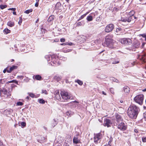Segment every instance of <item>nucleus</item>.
I'll return each mask as SVG.
<instances>
[{
    "instance_id": "f257e3e1",
    "label": "nucleus",
    "mask_w": 146,
    "mask_h": 146,
    "mask_svg": "<svg viewBox=\"0 0 146 146\" xmlns=\"http://www.w3.org/2000/svg\"><path fill=\"white\" fill-rule=\"evenodd\" d=\"M140 109L138 107L134 104L131 105L127 110L128 115L130 118L135 119Z\"/></svg>"
},
{
    "instance_id": "f03ea898",
    "label": "nucleus",
    "mask_w": 146,
    "mask_h": 146,
    "mask_svg": "<svg viewBox=\"0 0 146 146\" xmlns=\"http://www.w3.org/2000/svg\"><path fill=\"white\" fill-rule=\"evenodd\" d=\"M143 99L144 96L143 94L137 95L134 98V100L135 102L140 105L143 104Z\"/></svg>"
},
{
    "instance_id": "7ed1b4c3",
    "label": "nucleus",
    "mask_w": 146,
    "mask_h": 146,
    "mask_svg": "<svg viewBox=\"0 0 146 146\" xmlns=\"http://www.w3.org/2000/svg\"><path fill=\"white\" fill-rule=\"evenodd\" d=\"M105 41L107 46L110 48H112L113 47V44L115 43V41L111 38H106Z\"/></svg>"
},
{
    "instance_id": "20e7f679",
    "label": "nucleus",
    "mask_w": 146,
    "mask_h": 146,
    "mask_svg": "<svg viewBox=\"0 0 146 146\" xmlns=\"http://www.w3.org/2000/svg\"><path fill=\"white\" fill-rule=\"evenodd\" d=\"M60 94L63 100H67L71 99L70 94L67 92L62 91Z\"/></svg>"
},
{
    "instance_id": "39448f33",
    "label": "nucleus",
    "mask_w": 146,
    "mask_h": 146,
    "mask_svg": "<svg viewBox=\"0 0 146 146\" xmlns=\"http://www.w3.org/2000/svg\"><path fill=\"white\" fill-rule=\"evenodd\" d=\"M45 58L47 59L48 61L50 60L51 59V62L52 63H53L54 64H55L56 65L57 62L55 61L56 59L54 58V56H50V55H46L45 56Z\"/></svg>"
},
{
    "instance_id": "423d86ee",
    "label": "nucleus",
    "mask_w": 146,
    "mask_h": 146,
    "mask_svg": "<svg viewBox=\"0 0 146 146\" xmlns=\"http://www.w3.org/2000/svg\"><path fill=\"white\" fill-rule=\"evenodd\" d=\"M119 41L122 44H130L131 43V40L129 38H124L119 40Z\"/></svg>"
},
{
    "instance_id": "0eeeda50",
    "label": "nucleus",
    "mask_w": 146,
    "mask_h": 146,
    "mask_svg": "<svg viewBox=\"0 0 146 146\" xmlns=\"http://www.w3.org/2000/svg\"><path fill=\"white\" fill-rule=\"evenodd\" d=\"M101 137V134L100 133L95 135L94 137V142L96 144L99 143L100 141V139Z\"/></svg>"
},
{
    "instance_id": "6e6552de",
    "label": "nucleus",
    "mask_w": 146,
    "mask_h": 146,
    "mask_svg": "<svg viewBox=\"0 0 146 146\" xmlns=\"http://www.w3.org/2000/svg\"><path fill=\"white\" fill-rule=\"evenodd\" d=\"M116 121H115L113 122L114 125L116 126L117 125V123L120 122L122 120L121 116L119 114H116L115 115Z\"/></svg>"
},
{
    "instance_id": "1a4fd4ad",
    "label": "nucleus",
    "mask_w": 146,
    "mask_h": 146,
    "mask_svg": "<svg viewBox=\"0 0 146 146\" xmlns=\"http://www.w3.org/2000/svg\"><path fill=\"white\" fill-rule=\"evenodd\" d=\"M117 128L121 130L124 131L127 128V125L123 122H121L117 126Z\"/></svg>"
},
{
    "instance_id": "9d476101",
    "label": "nucleus",
    "mask_w": 146,
    "mask_h": 146,
    "mask_svg": "<svg viewBox=\"0 0 146 146\" xmlns=\"http://www.w3.org/2000/svg\"><path fill=\"white\" fill-rule=\"evenodd\" d=\"M114 28V26L112 24L108 25L105 27V31L106 33H109L113 30Z\"/></svg>"
},
{
    "instance_id": "9b49d317",
    "label": "nucleus",
    "mask_w": 146,
    "mask_h": 146,
    "mask_svg": "<svg viewBox=\"0 0 146 146\" xmlns=\"http://www.w3.org/2000/svg\"><path fill=\"white\" fill-rule=\"evenodd\" d=\"M112 123V122L110 120L108 119H104V125L108 127H110Z\"/></svg>"
},
{
    "instance_id": "f8f14e48",
    "label": "nucleus",
    "mask_w": 146,
    "mask_h": 146,
    "mask_svg": "<svg viewBox=\"0 0 146 146\" xmlns=\"http://www.w3.org/2000/svg\"><path fill=\"white\" fill-rule=\"evenodd\" d=\"M138 58L141 61L142 64L146 63V54H144L143 55H139Z\"/></svg>"
},
{
    "instance_id": "ddd939ff",
    "label": "nucleus",
    "mask_w": 146,
    "mask_h": 146,
    "mask_svg": "<svg viewBox=\"0 0 146 146\" xmlns=\"http://www.w3.org/2000/svg\"><path fill=\"white\" fill-rule=\"evenodd\" d=\"M79 134L75 135L73 139V143L75 144H78L80 142V140L78 139V136Z\"/></svg>"
},
{
    "instance_id": "4468645a",
    "label": "nucleus",
    "mask_w": 146,
    "mask_h": 146,
    "mask_svg": "<svg viewBox=\"0 0 146 146\" xmlns=\"http://www.w3.org/2000/svg\"><path fill=\"white\" fill-rule=\"evenodd\" d=\"M55 98L58 100H61L60 96L59 94V92L58 91H56L55 93Z\"/></svg>"
},
{
    "instance_id": "2eb2a0df",
    "label": "nucleus",
    "mask_w": 146,
    "mask_h": 146,
    "mask_svg": "<svg viewBox=\"0 0 146 146\" xmlns=\"http://www.w3.org/2000/svg\"><path fill=\"white\" fill-rule=\"evenodd\" d=\"M33 78L34 79H35L36 80H41L42 77L40 76L39 75H37L33 76Z\"/></svg>"
},
{
    "instance_id": "dca6fc26",
    "label": "nucleus",
    "mask_w": 146,
    "mask_h": 146,
    "mask_svg": "<svg viewBox=\"0 0 146 146\" xmlns=\"http://www.w3.org/2000/svg\"><path fill=\"white\" fill-rule=\"evenodd\" d=\"M0 92L3 93L4 94L6 95L7 96H9L10 94L9 92H8L7 90L5 89H3Z\"/></svg>"
},
{
    "instance_id": "f3484780",
    "label": "nucleus",
    "mask_w": 146,
    "mask_h": 146,
    "mask_svg": "<svg viewBox=\"0 0 146 146\" xmlns=\"http://www.w3.org/2000/svg\"><path fill=\"white\" fill-rule=\"evenodd\" d=\"M127 18V22L129 23L130 22L131 20H133V19H135L136 18L135 17L132 15L131 16H130L129 17L128 16Z\"/></svg>"
},
{
    "instance_id": "a211bd4d",
    "label": "nucleus",
    "mask_w": 146,
    "mask_h": 146,
    "mask_svg": "<svg viewBox=\"0 0 146 146\" xmlns=\"http://www.w3.org/2000/svg\"><path fill=\"white\" fill-rule=\"evenodd\" d=\"M123 90L124 92L127 94H128L129 92V88L127 86H125L123 88Z\"/></svg>"
},
{
    "instance_id": "6ab92c4d",
    "label": "nucleus",
    "mask_w": 146,
    "mask_h": 146,
    "mask_svg": "<svg viewBox=\"0 0 146 146\" xmlns=\"http://www.w3.org/2000/svg\"><path fill=\"white\" fill-rule=\"evenodd\" d=\"M7 25L10 27H12L14 25V23L11 21H9L7 23Z\"/></svg>"
},
{
    "instance_id": "aec40b11",
    "label": "nucleus",
    "mask_w": 146,
    "mask_h": 146,
    "mask_svg": "<svg viewBox=\"0 0 146 146\" xmlns=\"http://www.w3.org/2000/svg\"><path fill=\"white\" fill-rule=\"evenodd\" d=\"M61 6V4L60 3L58 2L56 5L55 8L56 9H58Z\"/></svg>"
},
{
    "instance_id": "412c9836",
    "label": "nucleus",
    "mask_w": 146,
    "mask_h": 146,
    "mask_svg": "<svg viewBox=\"0 0 146 146\" xmlns=\"http://www.w3.org/2000/svg\"><path fill=\"white\" fill-rule=\"evenodd\" d=\"M54 18V15H51L50 16L49 18L48 19V22H50V21H52Z\"/></svg>"
},
{
    "instance_id": "4be33fe9",
    "label": "nucleus",
    "mask_w": 146,
    "mask_h": 146,
    "mask_svg": "<svg viewBox=\"0 0 146 146\" xmlns=\"http://www.w3.org/2000/svg\"><path fill=\"white\" fill-rule=\"evenodd\" d=\"M75 82L78 83V84L80 86L82 85L83 84V82L79 80H76L75 81Z\"/></svg>"
},
{
    "instance_id": "5701e85b",
    "label": "nucleus",
    "mask_w": 146,
    "mask_h": 146,
    "mask_svg": "<svg viewBox=\"0 0 146 146\" xmlns=\"http://www.w3.org/2000/svg\"><path fill=\"white\" fill-rule=\"evenodd\" d=\"M140 45V43L139 42H137L134 44V46L136 48H137L139 47Z\"/></svg>"
},
{
    "instance_id": "b1692460",
    "label": "nucleus",
    "mask_w": 146,
    "mask_h": 146,
    "mask_svg": "<svg viewBox=\"0 0 146 146\" xmlns=\"http://www.w3.org/2000/svg\"><path fill=\"white\" fill-rule=\"evenodd\" d=\"M120 20L122 22H127V18L126 17L124 18L121 17Z\"/></svg>"
},
{
    "instance_id": "393cba45",
    "label": "nucleus",
    "mask_w": 146,
    "mask_h": 146,
    "mask_svg": "<svg viewBox=\"0 0 146 146\" xmlns=\"http://www.w3.org/2000/svg\"><path fill=\"white\" fill-rule=\"evenodd\" d=\"M33 9H28L26 11H25L24 13H26V14H29L30 13L32 12L33 11Z\"/></svg>"
},
{
    "instance_id": "a878e982",
    "label": "nucleus",
    "mask_w": 146,
    "mask_h": 146,
    "mask_svg": "<svg viewBox=\"0 0 146 146\" xmlns=\"http://www.w3.org/2000/svg\"><path fill=\"white\" fill-rule=\"evenodd\" d=\"M86 19L88 21H91L92 20V17L91 16H88L87 17Z\"/></svg>"
},
{
    "instance_id": "bb28decb",
    "label": "nucleus",
    "mask_w": 146,
    "mask_h": 146,
    "mask_svg": "<svg viewBox=\"0 0 146 146\" xmlns=\"http://www.w3.org/2000/svg\"><path fill=\"white\" fill-rule=\"evenodd\" d=\"M3 32L5 34H7L10 33V31L8 29H5L3 30Z\"/></svg>"
},
{
    "instance_id": "cd10ccee",
    "label": "nucleus",
    "mask_w": 146,
    "mask_h": 146,
    "mask_svg": "<svg viewBox=\"0 0 146 146\" xmlns=\"http://www.w3.org/2000/svg\"><path fill=\"white\" fill-rule=\"evenodd\" d=\"M54 79L56 80L58 82L60 81L61 79V78L58 76H55L54 77Z\"/></svg>"
},
{
    "instance_id": "c85d7f7f",
    "label": "nucleus",
    "mask_w": 146,
    "mask_h": 146,
    "mask_svg": "<svg viewBox=\"0 0 146 146\" xmlns=\"http://www.w3.org/2000/svg\"><path fill=\"white\" fill-rule=\"evenodd\" d=\"M119 60L118 58H117L115 59V61L112 62V64H115L118 63L119 62Z\"/></svg>"
},
{
    "instance_id": "c756f323",
    "label": "nucleus",
    "mask_w": 146,
    "mask_h": 146,
    "mask_svg": "<svg viewBox=\"0 0 146 146\" xmlns=\"http://www.w3.org/2000/svg\"><path fill=\"white\" fill-rule=\"evenodd\" d=\"M87 14H85L82 15L78 20V21H79L80 20L83 19L86 15Z\"/></svg>"
},
{
    "instance_id": "7c9ffc66",
    "label": "nucleus",
    "mask_w": 146,
    "mask_h": 146,
    "mask_svg": "<svg viewBox=\"0 0 146 146\" xmlns=\"http://www.w3.org/2000/svg\"><path fill=\"white\" fill-rule=\"evenodd\" d=\"M121 30V28L120 27L116 29V31H115L116 33L115 34L116 35H118L119 34L118 33V32L119 31H120Z\"/></svg>"
},
{
    "instance_id": "2f4dec72",
    "label": "nucleus",
    "mask_w": 146,
    "mask_h": 146,
    "mask_svg": "<svg viewBox=\"0 0 146 146\" xmlns=\"http://www.w3.org/2000/svg\"><path fill=\"white\" fill-rule=\"evenodd\" d=\"M102 19V17H101V16H100L96 18V21L98 22H100L101 21V19Z\"/></svg>"
},
{
    "instance_id": "473e14b6",
    "label": "nucleus",
    "mask_w": 146,
    "mask_h": 146,
    "mask_svg": "<svg viewBox=\"0 0 146 146\" xmlns=\"http://www.w3.org/2000/svg\"><path fill=\"white\" fill-rule=\"evenodd\" d=\"M23 103L21 102H18L17 103V106H21L23 105Z\"/></svg>"
},
{
    "instance_id": "72a5a7b5",
    "label": "nucleus",
    "mask_w": 146,
    "mask_h": 146,
    "mask_svg": "<svg viewBox=\"0 0 146 146\" xmlns=\"http://www.w3.org/2000/svg\"><path fill=\"white\" fill-rule=\"evenodd\" d=\"M39 102L40 103L42 104H44L45 103L44 100L43 99H39Z\"/></svg>"
},
{
    "instance_id": "f704fd0d",
    "label": "nucleus",
    "mask_w": 146,
    "mask_h": 146,
    "mask_svg": "<svg viewBox=\"0 0 146 146\" xmlns=\"http://www.w3.org/2000/svg\"><path fill=\"white\" fill-rule=\"evenodd\" d=\"M22 21V17H19V20L18 22V24L21 25Z\"/></svg>"
},
{
    "instance_id": "c9c22d12",
    "label": "nucleus",
    "mask_w": 146,
    "mask_h": 146,
    "mask_svg": "<svg viewBox=\"0 0 146 146\" xmlns=\"http://www.w3.org/2000/svg\"><path fill=\"white\" fill-rule=\"evenodd\" d=\"M7 7V6L6 5H0V7L2 9H3Z\"/></svg>"
},
{
    "instance_id": "e433bc0d",
    "label": "nucleus",
    "mask_w": 146,
    "mask_h": 146,
    "mask_svg": "<svg viewBox=\"0 0 146 146\" xmlns=\"http://www.w3.org/2000/svg\"><path fill=\"white\" fill-rule=\"evenodd\" d=\"M17 66H12L10 68L13 71V70L16 69L17 68Z\"/></svg>"
},
{
    "instance_id": "4c0bfd02",
    "label": "nucleus",
    "mask_w": 146,
    "mask_h": 146,
    "mask_svg": "<svg viewBox=\"0 0 146 146\" xmlns=\"http://www.w3.org/2000/svg\"><path fill=\"white\" fill-rule=\"evenodd\" d=\"M29 96L32 98H33L35 97V96L34 94L33 93H29Z\"/></svg>"
},
{
    "instance_id": "58836bf2",
    "label": "nucleus",
    "mask_w": 146,
    "mask_h": 146,
    "mask_svg": "<svg viewBox=\"0 0 146 146\" xmlns=\"http://www.w3.org/2000/svg\"><path fill=\"white\" fill-rule=\"evenodd\" d=\"M21 125L23 127H25L26 125V123L24 122H21Z\"/></svg>"
},
{
    "instance_id": "ea45409f",
    "label": "nucleus",
    "mask_w": 146,
    "mask_h": 146,
    "mask_svg": "<svg viewBox=\"0 0 146 146\" xmlns=\"http://www.w3.org/2000/svg\"><path fill=\"white\" fill-rule=\"evenodd\" d=\"M42 94H47V92L46 90H42Z\"/></svg>"
},
{
    "instance_id": "a19ab883",
    "label": "nucleus",
    "mask_w": 146,
    "mask_h": 146,
    "mask_svg": "<svg viewBox=\"0 0 146 146\" xmlns=\"http://www.w3.org/2000/svg\"><path fill=\"white\" fill-rule=\"evenodd\" d=\"M110 91L111 92L112 94H114V90L113 88H111L110 90Z\"/></svg>"
},
{
    "instance_id": "79ce46f5",
    "label": "nucleus",
    "mask_w": 146,
    "mask_h": 146,
    "mask_svg": "<svg viewBox=\"0 0 146 146\" xmlns=\"http://www.w3.org/2000/svg\"><path fill=\"white\" fill-rule=\"evenodd\" d=\"M142 141L143 142H146V137H142Z\"/></svg>"
},
{
    "instance_id": "37998d69",
    "label": "nucleus",
    "mask_w": 146,
    "mask_h": 146,
    "mask_svg": "<svg viewBox=\"0 0 146 146\" xmlns=\"http://www.w3.org/2000/svg\"><path fill=\"white\" fill-rule=\"evenodd\" d=\"M82 23L81 22H78L76 24V25L77 26L79 27L81 26Z\"/></svg>"
},
{
    "instance_id": "c03bdc74",
    "label": "nucleus",
    "mask_w": 146,
    "mask_h": 146,
    "mask_svg": "<svg viewBox=\"0 0 146 146\" xmlns=\"http://www.w3.org/2000/svg\"><path fill=\"white\" fill-rule=\"evenodd\" d=\"M142 36L143 37L145 38V40L146 41V34H143L142 35Z\"/></svg>"
},
{
    "instance_id": "a18cd8bd",
    "label": "nucleus",
    "mask_w": 146,
    "mask_h": 146,
    "mask_svg": "<svg viewBox=\"0 0 146 146\" xmlns=\"http://www.w3.org/2000/svg\"><path fill=\"white\" fill-rule=\"evenodd\" d=\"M54 123L53 127L55 126L57 124V123L55 120H54Z\"/></svg>"
},
{
    "instance_id": "49530a36",
    "label": "nucleus",
    "mask_w": 146,
    "mask_h": 146,
    "mask_svg": "<svg viewBox=\"0 0 146 146\" xmlns=\"http://www.w3.org/2000/svg\"><path fill=\"white\" fill-rule=\"evenodd\" d=\"M112 139H110V141H108V145H111V142H112Z\"/></svg>"
},
{
    "instance_id": "de8ad7c7",
    "label": "nucleus",
    "mask_w": 146,
    "mask_h": 146,
    "mask_svg": "<svg viewBox=\"0 0 146 146\" xmlns=\"http://www.w3.org/2000/svg\"><path fill=\"white\" fill-rule=\"evenodd\" d=\"M60 41L62 42H64L65 41V39L64 38H62L60 39Z\"/></svg>"
},
{
    "instance_id": "09e8293b",
    "label": "nucleus",
    "mask_w": 146,
    "mask_h": 146,
    "mask_svg": "<svg viewBox=\"0 0 146 146\" xmlns=\"http://www.w3.org/2000/svg\"><path fill=\"white\" fill-rule=\"evenodd\" d=\"M16 10L15 8H10L8 9V10H11L14 11H15Z\"/></svg>"
},
{
    "instance_id": "8fccbe9b",
    "label": "nucleus",
    "mask_w": 146,
    "mask_h": 146,
    "mask_svg": "<svg viewBox=\"0 0 146 146\" xmlns=\"http://www.w3.org/2000/svg\"><path fill=\"white\" fill-rule=\"evenodd\" d=\"M113 80L114 81H115L116 82H119V81L115 79V78H114L113 79Z\"/></svg>"
},
{
    "instance_id": "3c124183",
    "label": "nucleus",
    "mask_w": 146,
    "mask_h": 146,
    "mask_svg": "<svg viewBox=\"0 0 146 146\" xmlns=\"http://www.w3.org/2000/svg\"><path fill=\"white\" fill-rule=\"evenodd\" d=\"M136 63L135 61H134L133 62L131 63V64H132V66H133Z\"/></svg>"
},
{
    "instance_id": "603ef678",
    "label": "nucleus",
    "mask_w": 146,
    "mask_h": 146,
    "mask_svg": "<svg viewBox=\"0 0 146 146\" xmlns=\"http://www.w3.org/2000/svg\"><path fill=\"white\" fill-rule=\"evenodd\" d=\"M12 71V70L10 68L9 70H7V72L8 73H10Z\"/></svg>"
},
{
    "instance_id": "864d4df0",
    "label": "nucleus",
    "mask_w": 146,
    "mask_h": 146,
    "mask_svg": "<svg viewBox=\"0 0 146 146\" xmlns=\"http://www.w3.org/2000/svg\"><path fill=\"white\" fill-rule=\"evenodd\" d=\"M41 139V140L44 141L45 140V138L43 137H40Z\"/></svg>"
},
{
    "instance_id": "5fc2aeb1",
    "label": "nucleus",
    "mask_w": 146,
    "mask_h": 146,
    "mask_svg": "<svg viewBox=\"0 0 146 146\" xmlns=\"http://www.w3.org/2000/svg\"><path fill=\"white\" fill-rule=\"evenodd\" d=\"M0 146H4L3 143L0 140Z\"/></svg>"
},
{
    "instance_id": "6e6d98bb",
    "label": "nucleus",
    "mask_w": 146,
    "mask_h": 146,
    "mask_svg": "<svg viewBox=\"0 0 146 146\" xmlns=\"http://www.w3.org/2000/svg\"><path fill=\"white\" fill-rule=\"evenodd\" d=\"M17 77L19 78H21V79H23V76H18Z\"/></svg>"
},
{
    "instance_id": "4d7b16f0",
    "label": "nucleus",
    "mask_w": 146,
    "mask_h": 146,
    "mask_svg": "<svg viewBox=\"0 0 146 146\" xmlns=\"http://www.w3.org/2000/svg\"><path fill=\"white\" fill-rule=\"evenodd\" d=\"M38 3H36L35 4V6L36 7H37L38 6Z\"/></svg>"
},
{
    "instance_id": "13d9d810",
    "label": "nucleus",
    "mask_w": 146,
    "mask_h": 146,
    "mask_svg": "<svg viewBox=\"0 0 146 146\" xmlns=\"http://www.w3.org/2000/svg\"><path fill=\"white\" fill-rule=\"evenodd\" d=\"M67 44H68L67 42L61 44V45H66Z\"/></svg>"
},
{
    "instance_id": "bf43d9fd",
    "label": "nucleus",
    "mask_w": 146,
    "mask_h": 146,
    "mask_svg": "<svg viewBox=\"0 0 146 146\" xmlns=\"http://www.w3.org/2000/svg\"><path fill=\"white\" fill-rule=\"evenodd\" d=\"M15 81V80H12L9 81V82L10 83H12V82H14Z\"/></svg>"
},
{
    "instance_id": "052dcab7",
    "label": "nucleus",
    "mask_w": 146,
    "mask_h": 146,
    "mask_svg": "<svg viewBox=\"0 0 146 146\" xmlns=\"http://www.w3.org/2000/svg\"><path fill=\"white\" fill-rule=\"evenodd\" d=\"M102 94L105 95H106V93L104 91H102Z\"/></svg>"
},
{
    "instance_id": "680f3d73",
    "label": "nucleus",
    "mask_w": 146,
    "mask_h": 146,
    "mask_svg": "<svg viewBox=\"0 0 146 146\" xmlns=\"http://www.w3.org/2000/svg\"><path fill=\"white\" fill-rule=\"evenodd\" d=\"M134 131L136 133H137L138 132V131L137 129H135Z\"/></svg>"
},
{
    "instance_id": "e2e57ef3",
    "label": "nucleus",
    "mask_w": 146,
    "mask_h": 146,
    "mask_svg": "<svg viewBox=\"0 0 146 146\" xmlns=\"http://www.w3.org/2000/svg\"><path fill=\"white\" fill-rule=\"evenodd\" d=\"M63 146H69V145L67 144H65L63 145Z\"/></svg>"
},
{
    "instance_id": "0e129e2a",
    "label": "nucleus",
    "mask_w": 146,
    "mask_h": 146,
    "mask_svg": "<svg viewBox=\"0 0 146 146\" xmlns=\"http://www.w3.org/2000/svg\"><path fill=\"white\" fill-rule=\"evenodd\" d=\"M7 71V70H6V69H5L3 70V72L4 73H5L6 72V71Z\"/></svg>"
},
{
    "instance_id": "69168bd1",
    "label": "nucleus",
    "mask_w": 146,
    "mask_h": 146,
    "mask_svg": "<svg viewBox=\"0 0 146 146\" xmlns=\"http://www.w3.org/2000/svg\"><path fill=\"white\" fill-rule=\"evenodd\" d=\"M68 43V44H67V45H72V43Z\"/></svg>"
},
{
    "instance_id": "338daca9",
    "label": "nucleus",
    "mask_w": 146,
    "mask_h": 146,
    "mask_svg": "<svg viewBox=\"0 0 146 146\" xmlns=\"http://www.w3.org/2000/svg\"><path fill=\"white\" fill-rule=\"evenodd\" d=\"M144 117L146 119V112L144 113Z\"/></svg>"
},
{
    "instance_id": "774afa93",
    "label": "nucleus",
    "mask_w": 146,
    "mask_h": 146,
    "mask_svg": "<svg viewBox=\"0 0 146 146\" xmlns=\"http://www.w3.org/2000/svg\"><path fill=\"white\" fill-rule=\"evenodd\" d=\"M104 146H111V145H108V144H107V145H105Z\"/></svg>"
}]
</instances>
